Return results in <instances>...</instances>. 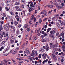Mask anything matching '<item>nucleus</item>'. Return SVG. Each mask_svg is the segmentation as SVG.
<instances>
[{
    "label": "nucleus",
    "mask_w": 65,
    "mask_h": 65,
    "mask_svg": "<svg viewBox=\"0 0 65 65\" xmlns=\"http://www.w3.org/2000/svg\"><path fill=\"white\" fill-rule=\"evenodd\" d=\"M3 23H4V22L2 21L1 22V24H3Z\"/></svg>",
    "instance_id": "obj_56"
},
{
    "label": "nucleus",
    "mask_w": 65,
    "mask_h": 65,
    "mask_svg": "<svg viewBox=\"0 0 65 65\" xmlns=\"http://www.w3.org/2000/svg\"><path fill=\"white\" fill-rule=\"evenodd\" d=\"M33 33V31L32 30L30 32V34H31V35H30V36H32V33Z\"/></svg>",
    "instance_id": "obj_49"
},
{
    "label": "nucleus",
    "mask_w": 65,
    "mask_h": 65,
    "mask_svg": "<svg viewBox=\"0 0 65 65\" xmlns=\"http://www.w3.org/2000/svg\"><path fill=\"white\" fill-rule=\"evenodd\" d=\"M1 48H2V50H3L4 49V47H3V46H2L1 47Z\"/></svg>",
    "instance_id": "obj_60"
},
{
    "label": "nucleus",
    "mask_w": 65,
    "mask_h": 65,
    "mask_svg": "<svg viewBox=\"0 0 65 65\" xmlns=\"http://www.w3.org/2000/svg\"><path fill=\"white\" fill-rule=\"evenodd\" d=\"M22 2H23V3H25V0H22Z\"/></svg>",
    "instance_id": "obj_61"
},
{
    "label": "nucleus",
    "mask_w": 65,
    "mask_h": 65,
    "mask_svg": "<svg viewBox=\"0 0 65 65\" xmlns=\"http://www.w3.org/2000/svg\"><path fill=\"white\" fill-rule=\"evenodd\" d=\"M47 15V12H46L45 14V16L46 17Z\"/></svg>",
    "instance_id": "obj_30"
},
{
    "label": "nucleus",
    "mask_w": 65,
    "mask_h": 65,
    "mask_svg": "<svg viewBox=\"0 0 65 65\" xmlns=\"http://www.w3.org/2000/svg\"><path fill=\"white\" fill-rule=\"evenodd\" d=\"M10 13H11V15H14L13 13V12H11Z\"/></svg>",
    "instance_id": "obj_37"
},
{
    "label": "nucleus",
    "mask_w": 65,
    "mask_h": 65,
    "mask_svg": "<svg viewBox=\"0 0 65 65\" xmlns=\"http://www.w3.org/2000/svg\"><path fill=\"white\" fill-rule=\"evenodd\" d=\"M20 3L19 2H17L15 3L14 4V5H20Z\"/></svg>",
    "instance_id": "obj_17"
},
{
    "label": "nucleus",
    "mask_w": 65,
    "mask_h": 65,
    "mask_svg": "<svg viewBox=\"0 0 65 65\" xmlns=\"http://www.w3.org/2000/svg\"><path fill=\"white\" fill-rule=\"evenodd\" d=\"M26 51L28 54H30V51L29 50L28 48H26Z\"/></svg>",
    "instance_id": "obj_4"
},
{
    "label": "nucleus",
    "mask_w": 65,
    "mask_h": 65,
    "mask_svg": "<svg viewBox=\"0 0 65 65\" xmlns=\"http://www.w3.org/2000/svg\"><path fill=\"white\" fill-rule=\"evenodd\" d=\"M60 25H61V26H63V25H64V22L60 21Z\"/></svg>",
    "instance_id": "obj_11"
},
{
    "label": "nucleus",
    "mask_w": 65,
    "mask_h": 65,
    "mask_svg": "<svg viewBox=\"0 0 65 65\" xmlns=\"http://www.w3.org/2000/svg\"><path fill=\"white\" fill-rule=\"evenodd\" d=\"M50 33H51V34H53V33L54 34V33H54V31H50Z\"/></svg>",
    "instance_id": "obj_42"
},
{
    "label": "nucleus",
    "mask_w": 65,
    "mask_h": 65,
    "mask_svg": "<svg viewBox=\"0 0 65 65\" xmlns=\"http://www.w3.org/2000/svg\"><path fill=\"white\" fill-rule=\"evenodd\" d=\"M15 23L16 25H18V21H15Z\"/></svg>",
    "instance_id": "obj_44"
},
{
    "label": "nucleus",
    "mask_w": 65,
    "mask_h": 65,
    "mask_svg": "<svg viewBox=\"0 0 65 65\" xmlns=\"http://www.w3.org/2000/svg\"><path fill=\"white\" fill-rule=\"evenodd\" d=\"M4 1H5V2L6 3H8V0H5Z\"/></svg>",
    "instance_id": "obj_24"
},
{
    "label": "nucleus",
    "mask_w": 65,
    "mask_h": 65,
    "mask_svg": "<svg viewBox=\"0 0 65 65\" xmlns=\"http://www.w3.org/2000/svg\"><path fill=\"white\" fill-rule=\"evenodd\" d=\"M3 29V28H2V27H1V28H0V31H1V30H2Z\"/></svg>",
    "instance_id": "obj_47"
},
{
    "label": "nucleus",
    "mask_w": 65,
    "mask_h": 65,
    "mask_svg": "<svg viewBox=\"0 0 65 65\" xmlns=\"http://www.w3.org/2000/svg\"><path fill=\"white\" fill-rule=\"evenodd\" d=\"M5 42H6V41H3V44H4V43H5Z\"/></svg>",
    "instance_id": "obj_59"
},
{
    "label": "nucleus",
    "mask_w": 65,
    "mask_h": 65,
    "mask_svg": "<svg viewBox=\"0 0 65 65\" xmlns=\"http://www.w3.org/2000/svg\"><path fill=\"white\" fill-rule=\"evenodd\" d=\"M15 18H19V15H16L15 16Z\"/></svg>",
    "instance_id": "obj_43"
},
{
    "label": "nucleus",
    "mask_w": 65,
    "mask_h": 65,
    "mask_svg": "<svg viewBox=\"0 0 65 65\" xmlns=\"http://www.w3.org/2000/svg\"><path fill=\"white\" fill-rule=\"evenodd\" d=\"M50 37H51L52 39L53 40L54 39V38H55V36H54L52 35H50Z\"/></svg>",
    "instance_id": "obj_12"
},
{
    "label": "nucleus",
    "mask_w": 65,
    "mask_h": 65,
    "mask_svg": "<svg viewBox=\"0 0 65 65\" xmlns=\"http://www.w3.org/2000/svg\"><path fill=\"white\" fill-rule=\"evenodd\" d=\"M48 7H50V8H53V6H48Z\"/></svg>",
    "instance_id": "obj_45"
},
{
    "label": "nucleus",
    "mask_w": 65,
    "mask_h": 65,
    "mask_svg": "<svg viewBox=\"0 0 65 65\" xmlns=\"http://www.w3.org/2000/svg\"><path fill=\"white\" fill-rule=\"evenodd\" d=\"M58 18L59 19V20H61L62 19V18H61V17H59Z\"/></svg>",
    "instance_id": "obj_64"
},
{
    "label": "nucleus",
    "mask_w": 65,
    "mask_h": 65,
    "mask_svg": "<svg viewBox=\"0 0 65 65\" xmlns=\"http://www.w3.org/2000/svg\"><path fill=\"white\" fill-rule=\"evenodd\" d=\"M18 10L19 11H22V9H19Z\"/></svg>",
    "instance_id": "obj_55"
},
{
    "label": "nucleus",
    "mask_w": 65,
    "mask_h": 65,
    "mask_svg": "<svg viewBox=\"0 0 65 65\" xmlns=\"http://www.w3.org/2000/svg\"><path fill=\"white\" fill-rule=\"evenodd\" d=\"M38 23V22H37L35 24V26L36 27H37V24Z\"/></svg>",
    "instance_id": "obj_38"
},
{
    "label": "nucleus",
    "mask_w": 65,
    "mask_h": 65,
    "mask_svg": "<svg viewBox=\"0 0 65 65\" xmlns=\"http://www.w3.org/2000/svg\"><path fill=\"white\" fill-rule=\"evenodd\" d=\"M31 17H32L31 20H34V22H35V21H36V18H34V16L33 15H32V16Z\"/></svg>",
    "instance_id": "obj_8"
},
{
    "label": "nucleus",
    "mask_w": 65,
    "mask_h": 65,
    "mask_svg": "<svg viewBox=\"0 0 65 65\" xmlns=\"http://www.w3.org/2000/svg\"><path fill=\"white\" fill-rule=\"evenodd\" d=\"M45 62H47V61H46V60H44L43 62H42L43 64H44V63Z\"/></svg>",
    "instance_id": "obj_35"
},
{
    "label": "nucleus",
    "mask_w": 65,
    "mask_h": 65,
    "mask_svg": "<svg viewBox=\"0 0 65 65\" xmlns=\"http://www.w3.org/2000/svg\"><path fill=\"white\" fill-rule=\"evenodd\" d=\"M64 36V33H61L60 35V36Z\"/></svg>",
    "instance_id": "obj_26"
},
{
    "label": "nucleus",
    "mask_w": 65,
    "mask_h": 65,
    "mask_svg": "<svg viewBox=\"0 0 65 65\" xmlns=\"http://www.w3.org/2000/svg\"><path fill=\"white\" fill-rule=\"evenodd\" d=\"M56 7L57 8H58V10H59V9H60L61 8H62L63 7H60V6H59L58 5H57Z\"/></svg>",
    "instance_id": "obj_9"
},
{
    "label": "nucleus",
    "mask_w": 65,
    "mask_h": 65,
    "mask_svg": "<svg viewBox=\"0 0 65 65\" xmlns=\"http://www.w3.org/2000/svg\"><path fill=\"white\" fill-rule=\"evenodd\" d=\"M31 38L32 37H31V36H30V37H29V40H32Z\"/></svg>",
    "instance_id": "obj_57"
},
{
    "label": "nucleus",
    "mask_w": 65,
    "mask_h": 65,
    "mask_svg": "<svg viewBox=\"0 0 65 65\" xmlns=\"http://www.w3.org/2000/svg\"><path fill=\"white\" fill-rule=\"evenodd\" d=\"M32 7H35V5H33V4H32V5H30V7H32Z\"/></svg>",
    "instance_id": "obj_27"
},
{
    "label": "nucleus",
    "mask_w": 65,
    "mask_h": 65,
    "mask_svg": "<svg viewBox=\"0 0 65 65\" xmlns=\"http://www.w3.org/2000/svg\"><path fill=\"white\" fill-rule=\"evenodd\" d=\"M22 26V25H21V24H20L19 26H18V27L19 28H20V27H21V26Z\"/></svg>",
    "instance_id": "obj_53"
},
{
    "label": "nucleus",
    "mask_w": 65,
    "mask_h": 65,
    "mask_svg": "<svg viewBox=\"0 0 65 65\" xmlns=\"http://www.w3.org/2000/svg\"><path fill=\"white\" fill-rule=\"evenodd\" d=\"M15 8L16 9H18L19 8V7L18 6H16L15 7Z\"/></svg>",
    "instance_id": "obj_25"
},
{
    "label": "nucleus",
    "mask_w": 65,
    "mask_h": 65,
    "mask_svg": "<svg viewBox=\"0 0 65 65\" xmlns=\"http://www.w3.org/2000/svg\"><path fill=\"white\" fill-rule=\"evenodd\" d=\"M35 9V8H33L32 7H29L28 8V11L29 12H31V11L34 10Z\"/></svg>",
    "instance_id": "obj_3"
},
{
    "label": "nucleus",
    "mask_w": 65,
    "mask_h": 65,
    "mask_svg": "<svg viewBox=\"0 0 65 65\" xmlns=\"http://www.w3.org/2000/svg\"><path fill=\"white\" fill-rule=\"evenodd\" d=\"M14 41H13V40H12L11 41V43H12V44L13 43H14Z\"/></svg>",
    "instance_id": "obj_62"
},
{
    "label": "nucleus",
    "mask_w": 65,
    "mask_h": 65,
    "mask_svg": "<svg viewBox=\"0 0 65 65\" xmlns=\"http://www.w3.org/2000/svg\"><path fill=\"white\" fill-rule=\"evenodd\" d=\"M28 59H29V60H30V62H31L32 60V57H31L30 56H29L28 57Z\"/></svg>",
    "instance_id": "obj_13"
},
{
    "label": "nucleus",
    "mask_w": 65,
    "mask_h": 65,
    "mask_svg": "<svg viewBox=\"0 0 65 65\" xmlns=\"http://www.w3.org/2000/svg\"><path fill=\"white\" fill-rule=\"evenodd\" d=\"M42 41L43 42H46V40H45L44 39H43L42 40Z\"/></svg>",
    "instance_id": "obj_34"
},
{
    "label": "nucleus",
    "mask_w": 65,
    "mask_h": 65,
    "mask_svg": "<svg viewBox=\"0 0 65 65\" xmlns=\"http://www.w3.org/2000/svg\"><path fill=\"white\" fill-rule=\"evenodd\" d=\"M23 53V51H19V53L20 54H22Z\"/></svg>",
    "instance_id": "obj_36"
},
{
    "label": "nucleus",
    "mask_w": 65,
    "mask_h": 65,
    "mask_svg": "<svg viewBox=\"0 0 65 65\" xmlns=\"http://www.w3.org/2000/svg\"><path fill=\"white\" fill-rule=\"evenodd\" d=\"M51 30V28H48L47 30V31L46 32V33H48V32H49V31H50V30Z\"/></svg>",
    "instance_id": "obj_15"
},
{
    "label": "nucleus",
    "mask_w": 65,
    "mask_h": 65,
    "mask_svg": "<svg viewBox=\"0 0 65 65\" xmlns=\"http://www.w3.org/2000/svg\"><path fill=\"white\" fill-rule=\"evenodd\" d=\"M44 51V50L43 48H41L39 50V51L41 53H42Z\"/></svg>",
    "instance_id": "obj_10"
},
{
    "label": "nucleus",
    "mask_w": 65,
    "mask_h": 65,
    "mask_svg": "<svg viewBox=\"0 0 65 65\" xmlns=\"http://www.w3.org/2000/svg\"><path fill=\"white\" fill-rule=\"evenodd\" d=\"M59 16H60V15H59V14H57L55 15L54 16L55 17V19H57V18H58Z\"/></svg>",
    "instance_id": "obj_7"
},
{
    "label": "nucleus",
    "mask_w": 65,
    "mask_h": 65,
    "mask_svg": "<svg viewBox=\"0 0 65 65\" xmlns=\"http://www.w3.org/2000/svg\"><path fill=\"white\" fill-rule=\"evenodd\" d=\"M2 10V7L0 6V11H1Z\"/></svg>",
    "instance_id": "obj_41"
},
{
    "label": "nucleus",
    "mask_w": 65,
    "mask_h": 65,
    "mask_svg": "<svg viewBox=\"0 0 65 65\" xmlns=\"http://www.w3.org/2000/svg\"><path fill=\"white\" fill-rule=\"evenodd\" d=\"M42 22V19H40L39 20V23H41Z\"/></svg>",
    "instance_id": "obj_39"
},
{
    "label": "nucleus",
    "mask_w": 65,
    "mask_h": 65,
    "mask_svg": "<svg viewBox=\"0 0 65 65\" xmlns=\"http://www.w3.org/2000/svg\"><path fill=\"white\" fill-rule=\"evenodd\" d=\"M53 30L54 32V33H57L56 32V31H57L56 28H53Z\"/></svg>",
    "instance_id": "obj_5"
},
{
    "label": "nucleus",
    "mask_w": 65,
    "mask_h": 65,
    "mask_svg": "<svg viewBox=\"0 0 65 65\" xmlns=\"http://www.w3.org/2000/svg\"><path fill=\"white\" fill-rule=\"evenodd\" d=\"M6 25L7 27H8L9 26V23H7Z\"/></svg>",
    "instance_id": "obj_28"
},
{
    "label": "nucleus",
    "mask_w": 65,
    "mask_h": 65,
    "mask_svg": "<svg viewBox=\"0 0 65 65\" xmlns=\"http://www.w3.org/2000/svg\"><path fill=\"white\" fill-rule=\"evenodd\" d=\"M53 44H54V43H51L50 44V45H51V46H52V45H53Z\"/></svg>",
    "instance_id": "obj_54"
},
{
    "label": "nucleus",
    "mask_w": 65,
    "mask_h": 65,
    "mask_svg": "<svg viewBox=\"0 0 65 65\" xmlns=\"http://www.w3.org/2000/svg\"><path fill=\"white\" fill-rule=\"evenodd\" d=\"M62 48L63 49H65V46L63 45L62 46Z\"/></svg>",
    "instance_id": "obj_32"
},
{
    "label": "nucleus",
    "mask_w": 65,
    "mask_h": 65,
    "mask_svg": "<svg viewBox=\"0 0 65 65\" xmlns=\"http://www.w3.org/2000/svg\"><path fill=\"white\" fill-rule=\"evenodd\" d=\"M52 47H53V48H54V47H56V45H53L52 46Z\"/></svg>",
    "instance_id": "obj_29"
},
{
    "label": "nucleus",
    "mask_w": 65,
    "mask_h": 65,
    "mask_svg": "<svg viewBox=\"0 0 65 65\" xmlns=\"http://www.w3.org/2000/svg\"><path fill=\"white\" fill-rule=\"evenodd\" d=\"M55 16H54V17L52 18V20H55Z\"/></svg>",
    "instance_id": "obj_63"
},
{
    "label": "nucleus",
    "mask_w": 65,
    "mask_h": 65,
    "mask_svg": "<svg viewBox=\"0 0 65 65\" xmlns=\"http://www.w3.org/2000/svg\"><path fill=\"white\" fill-rule=\"evenodd\" d=\"M27 37H28V35H27L25 37V39H27Z\"/></svg>",
    "instance_id": "obj_51"
},
{
    "label": "nucleus",
    "mask_w": 65,
    "mask_h": 65,
    "mask_svg": "<svg viewBox=\"0 0 65 65\" xmlns=\"http://www.w3.org/2000/svg\"><path fill=\"white\" fill-rule=\"evenodd\" d=\"M44 35L45 36H46L47 35V34L46 33H44Z\"/></svg>",
    "instance_id": "obj_58"
},
{
    "label": "nucleus",
    "mask_w": 65,
    "mask_h": 65,
    "mask_svg": "<svg viewBox=\"0 0 65 65\" xmlns=\"http://www.w3.org/2000/svg\"><path fill=\"white\" fill-rule=\"evenodd\" d=\"M47 55V54L44 53L43 55V56H44V57H46Z\"/></svg>",
    "instance_id": "obj_21"
},
{
    "label": "nucleus",
    "mask_w": 65,
    "mask_h": 65,
    "mask_svg": "<svg viewBox=\"0 0 65 65\" xmlns=\"http://www.w3.org/2000/svg\"><path fill=\"white\" fill-rule=\"evenodd\" d=\"M6 9V11H9V9H8V7H5Z\"/></svg>",
    "instance_id": "obj_18"
},
{
    "label": "nucleus",
    "mask_w": 65,
    "mask_h": 65,
    "mask_svg": "<svg viewBox=\"0 0 65 65\" xmlns=\"http://www.w3.org/2000/svg\"><path fill=\"white\" fill-rule=\"evenodd\" d=\"M38 57H39V58H41V54H40L39 55V56H38Z\"/></svg>",
    "instance_id": "obj_48"
},
{
    "label": "nucleus",
    "mask_w": 65,
    "mask_h": 65,
    "mask_svg": "<svg viewBox=\"0 0 65 65\" xmlns=\"http://www.w3.org/2000/svg\"><path fill=\"white\" fill-rule=\"evenodd\" d=\"M6 16V14L5 13H4L3 14V17H5Z\"/></svg>",
    "instance_id": "obj_22"
},
{
    "label": "nucleus",
    "mask_w": 65,
    "mask_h": 65,
    "mask_svg": "<svg viewBox=\"0 0 65 65\" xmlns=\"http://www.w3.org/2000/svg\"><path fill=\"white\" fill-rule=\"evenodd\" d=\"M45 12H46V11H45V10L41 12V14H43L45 13Z\"/></svg>",
    "instance_id": "obj_16"
},
{
    "label": "nucleus",
    "mask_w": 65,
    "mask_h": 65,
    "mask_svg": "<svg viewBox=\"0 0 65 65\" xmlns=\"http://www.w3.org/2000/svg\"><path fill=\"white\" fill-rule=\"evenodd\" d=\"M52 11H53V10H51V11H49V13L51 14V13H52Z\"/></svg>",
    "instance_id": "obj_33"
},
{
    "label": "nucleus",
    "mask_w": 65,
    "mask_h": 65,
    "mask_svg": "<svg viewBox=\"0 0 65 65\" xmlns=\"http://www.w3.org/2000/svg\"><path fill=\"white\" fill-rule=\"evenodd\" d=\"M56 26L58 28H60V24H59L58 23H56Z\"/></svg>",
    "instance_id": "obj_14"
},
{
    "label": "nucleus",
    "mask_w": 65,
    "mask_h": 65,
    "mask_svg": "<svg viewBox=\"0 0 65 65\" xmlns=\"http://www.w3.org/2000/svg\"><path fill=\"white\" fill-rule=\"evenodd\" d=\"M10 61V60H7V61L4 60V62H3V61H1V63L3 65H5V64H7V62H8V61Z\"/></svg>",
    "instance_id": "obj_1"
},
{
    "label": "nucleus",
    "mask_w": 65,
    "mask_h": 65,
    "mask_svg": "<svg viewBox=\"0 0 65 65\" xmlns=\"http://www.w3.org/2000/svg\"><path fill=\"white\" fill-rule=\"evenodd\" d=\"M26 24H25L23 26V28H27L28 27V25H27V26L26 27Z\"/></svg>",
    "instance_id": "obj_23"
},
{
    "label": "nucleus",
    "mask_w": 65,
    "mask_h": 65,
    "mask_svg": "<svg viewBox=\"0 0 65 65\" xmlns=\"http://www.w3.org/2000/svg\"><path fill=\"white\" fill-rule=\"evenodd\" d=\"M10 52L13 54H16L17 53V50H14V51H11Z\"/></svg>",
    "instance_id": "obj_6"
},
{
    "label": "nucleus",
    "mask_w": 65,
    "mask_h": 65,
    "mask_svg": "<svg viewBox=\"0 0 65 65\" xmlns=\"http://www.w3.org/2000/svg\"><path fill=\"white\" fill-rule=\"evenodd\" d=\"M61 55H62L64 56V53H63V52H61Z\"/></svg>",
    "instance_id": "obj_46"
},
{
    "label": "nucleus",
    "mask_w": 65,
    "mask_h": 65,
    "mask_svg": "<svg viewBox=\"0 0 65 65\" xmlns=\"http://www.w3.org/2000/svg\"><path fill=\"white\" fill-rule=\"evenodd\" d=\"M12 61H13V62L14 63H15V61L14 60H13V59H12Z\"/></svg>",
    "instance_id": "obj_52"
},
{
    "label": "nucleus",
    "mask_w": 65,
    "mask_h": 65,
    "mask_svg": "<svg viewBox=\"0 0 65 65\" xmlns=\"http://www.w3.org/2000/svg\"><path fill=\"white\" fill-rule=\"evenodd\" d=\"M26 30L28 32H29L30 31V28H27L26 29Z\"/></svg>",
    "instance_id": "obj_31"
},
{
    "label": "nucleus",
    "mask_w": 65,
    "mask_h": 65,
    "mask_svg": "<svg viewBox=\"0 0 65 65\" xmlns=\"http://www.w3.org/2000/svg\"><path fill=\"white\" fill-rule=\"evenodd\" d=\"M24 4H22L21 5V8H24Z\"/></svg>",
    "instance_id": "obj_20"
},
{
    "label": "nucleus",
    "mask_w": 65,
    "mask_h": 65,
    "mask_svg": "<svg viewBox=\"0 0 65 65\" xmlns=\"http://www.w3.org/2000/svg\"><path fill=\"white\" fill-rule=\"evenodd\" d=\"M46 51H48V50H49V47H47V46H46Z\"/></svg>",
    "instance_id": "obj_19"
},
{
    "label": "nucleus",
    "mask_w": 65,
    "mask_h": 65,
    "mask_svg": "<svg viewBox=\"0 0 65 65\" xmlns=\"http://www.w3.org/2000/svg\"><path fill=\"white\" fill-rule=\"evenodd\" d=\"M3 37V35H1V38L2 39V37Z\"/></svg>",
    "instance_id": "obj_50"
},
{
    "label": "nucleus",
    "mask_w": 65,
    "mask_h": 65,
    "mask_svg": "<svg viewBox=\"0 0 65 65\" xmlns=\"http://www.w3.org/2000/svg\"><path fill=\"white\" fill-rule=\"evenodd\" d=\"M48 19V18H45L43 20V21H45V20H46L47 19Z\"/></svg>",
    "instance_id": "obj_40"
},
{
    "label": "nucleus",
    "mask_w": 65,
    "mask_h": 65,
    "mask_svg": "<svg viewBox=\"0 0 65 65\" xmlns=\"http://www.w3.org/2000/svg\"><path fill=\"white\" fill-rule=\"evenodd\" d=\"M52 57L53 58V59H54V60H55V59H56V58H57V57L55 55V54H52L51 55Z\"/></svg>",
    "instance_id": "obj_2"
}]
</instances>
